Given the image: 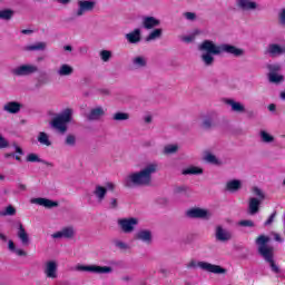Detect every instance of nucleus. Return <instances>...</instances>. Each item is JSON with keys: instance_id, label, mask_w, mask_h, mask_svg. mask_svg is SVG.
Returning a JSON list of instances; mask_svg holds the SVG:
<instances>
[{"instance_id": "f257e3e1", "label": "nucleus", "mask_w": 285, "mask_h": 285, "mask_svg": "<svg viewBox=\"0 0 285 285\" xmlns=\"http://www.w3.org/2000/svg\"><path fill=\"white\" fill-rule=\"evenodd\" d=\"M198 49L204 52L200 56V61L206 68H210L215 65V56L232 55V57H244L246 51L229 43L217 45L213 40L203 41Z\"/></svg>"}, {"instance_id": "f03ea898", "label": "nucleus", "mask_w": 285, "mask_h": 285, "mask_svg": "<svg viewBox=\"0 0 285 285\" xmlns=\"http://www.w3.org/2000/svg\"><path fill=\"white\" fill-rule=\"evenodd\" d=\"M159 170V164L148 163L138 171L129 173L122 180L125 188H145L153 184V176Z\"/></svg>"}, {"instance_id": "7ed1b4c3", "label": "nucleus", "mask_w": 285, "mask_h": 285, "mask_svg": "<svg viewBox=\"0 0 285 285\" xmlns=\"http://www.w3.org/2000/svg\"><path fill=\"white\" fill-rule=\"evenodd\" d=\"M72 115L73 111L70 108L56 115L50 122L51 128L60 132V135H66L68 132V124H72Z\"/></svg>"}, {"instance_id": "20e7f679", "label": "nucleus", "mask_w": 285, "mask_h": 285, "mask_svg": "<svg viewBox=\"0 0 285 285\" xmlns=\"http://www.w3.org/2000/svg\"><path fill=\"white\" fill-rule=\"evenodd\" d=\"M252 195L254 196L249 197L248 200V214L257 215V213H259V206H262V203L266 199V194H264V190L259 189V187H253Z\"/></svg>"}, {"instance_id": "39448f33", "label": "nucleus", "mask_w": 285, "mask_h": 285, "mask_svg": "<svg viewBox=\"0 0 285 285\" xmlns=\"http://www.w3.org/2000/svg\"><path fill=\"white\" fill-rule=\"evenodd\" d=\"M115 188H117V185H115V183H111V181L106 183L105 186L96 185L92 190V195L97 204H104L108 195V191L115 193Z\"/></svg>"}, {"instance_id": "423d86ee", "label": "nucleus", "mask_w": 285, "mask_h": 285, "mask_svg": "<svg viewBox=\"0 0 285 285\" xmlns=\"http://www.w3.org/2000/svg\"><path fill=\"white\" fill-rule=\"evenodd\" d=\"M97 8L96 0H78L77 9L72 11L73 19H79L87 14V12H92Z\"/></svg>"}, {"instance_id": "0eeeda50", "label": "nucleus", "mask_w": 285, "mask_h": 285, "mask_svg": "<svg viewBox=\"0 0 285 285\" xmlns=\"http://www.w3.org/2000/svg\"><path fill=\"white\" fill-rule=\"evenodd\" d=\"M16 77H30L39 72V67L35 63H23L11 70Z\"/></svg>"}, {"instance_id": "6e6552de", "label": "nucleus", "mask_w": 285, "mask_h": 285, "mask_svg": "<svg viewBox=\"0 0 285 285\" xmlns=\"http://www.w3.org/2000/svg\"><path fill=\"white\" fill-rule=\"evenodd\" d=\"M117 224L126 235H129L130 233H135V228L139 226V218L129 217V218H119L117 220Z\"/></svg>"}, {"instance_id": "1a4fd4ad", "label": "nucleus", "mask_w": 285, "mask_h": 285, "mask_svg": "<svg viewBox=\"0 0 285 285\" xmlns=\"http://www.w3.org/2000/svg\"><path fill=\"white\" fill-rule=\"evenodd\" d=\"M77 271L85 273H97L98 275H106L112 273V267L99 266V265H78Z\"/></svg>"}, {"instance_id": "9d476101", "label": "nucleus", "mask_w": 285, "mask_h": 285, "mask_svg": "<svg viewBox=\"0 0 285 285\" xmlns=\"http://www.w3.org/2000/svg\"><path fill=\"white\" fill-rule=\"evenodd\" d=\"M219 118V114L216 110L207 111L202 116V128L205 130H210L213 126L217 122V119Z\"/></svg>"}, {"instance_id": "9b49d317", "label": "nucleus", "mask_w": 285, "mask_h": 285, "mask_svg": "<svg viewBox=\"0 0 285 285\" xmlns=\"http://www.w3.org/2000/svg\"><path fill=\"white\" fill-rule=\"evenodd\" d=\"M258 253L261 257H263V259L267 264H269L272 273L279 275L282 271L279 269V266H277V264L275 263V253L273 250H259Z\"/></svg>"}, {"instance_id": "f8f14e48", "label": "nucleus", "mask_w": 285, "mask_h": 285, "mask_svg": "<svg viewBox=\"0 0 285 285\" xmlns=\"http://www.w3.org/2000/svg\"><path fill=\"white\" fill-rule=\"evenodd\" d=\"M197 266L198 268H202V271H206L207 273H214V275H226V273H228L226 268L206 262H198Z\"/></svg>"}, {"instance_id": "ddd939ff", "label": "nucleus", "mask_w": 285, "mask_h": 285, "mask_svg": "<svg viewBox=\"0 0 285 285\" xmlns=\"http://www.w3.org/2000/svg\"><path fill=\"white\" fill-rule=\"evenodd\" d=\"M134 239L136 242H142V244L150 245L154 239L153 230L149 228L139 229L134 234Z\"/></svg>"}, {"instance_id": "4468645a", "label": "nucleus", "mask_w": 285, "mask_h": 285, "mask_svg": "<svg viewBox=\"0 0 285 285\" xmlns=\"http://www.w3.org/2000/svg\"><path fill=\"white\" fill-rule=\"evenodd\" d=\"M187 217H190L191 219H210L213 214L208 209L195 207L187 210Z\"/></svg>"}, {"instance_id": "2eb2a0df", "label": "nucleus", "mask_w": 285, "mask_h": 285, "mask_svg": "<svg viewBox=\"0 0 285 285\" xmlns=\"http://www.w3.org/2000/svg\"><path fill=\"white\" fill-rule=\"evenodd\" d=\"M236 6L243 12H255V10H259L257 0H236Z\"/></svg>"}, {"instance_id": "dca6fc26", "label": "nucleus", "mask_w": 285, "mask_h": 285, "mask_svg": "<svg viewBox=\"0 0 285 285\" xmlns=\"http://www.w3.org/2000/svg\"><path fill=\"white\" fill-rule=\"evenodd\" d=\"M75 227L73 226H66L62 227L60 230L51 234L52 239H72L75 237Z\"/></svg>"}, {"instance_id": "f3484780", "label": "nucleus", "mask_w": 285, "mask_h": 285, "mask_svg": "<svg viewBox=\"0 0 285 285\" xmlns=\"http://www.w3.org/2000/svg\"><path fill=\"white\" fill-rule=\"evenodd\" d=\"M142 28L145 30H155L156 28H159L161 26V20L153 17V16H145L142 17Z\"/></svg>"}, {"instance_id": "a211bd4d", "label": "nucleus", "mask_w": 285, "mask_h": 285, "mask_svg": "<svg viewBox=\"0 0 285 285\" xmlns=\"http://www.w3.org/2000/svg\"><path fill=\"white\" fill-rule=\"evenodd\" d=\"M266 55H269L273 58L282 57V55H285V46L278 43H271L267 46Z\"/></svg>"}, {"instance_id": "6ab92c4d", "label": "nucleus", "mask_w": 285, "mask_h": 285, "mask_svg": "<svg viewBox=\"0 0 285 285\" xmlns=\"http://www.w3.org/2000/svg\"><path fill=\"white\" fill-rule=\"evenodd\" d=\"M30 204H36L37 206H43L45 208H57L59 206L58 202L50 200L48 198H31Z\"/></svg>"}, {"instance_id": "aec40b11", "label": "nucleus", "mask_w": 285, "mask_h": 285, "mask_svg": "<svg viewBox=\"0 0 285 285\" xmlns=\"http://www.w3.org/2000/svg\"><path fill=\"white\" fill-rule=\"evenodd\" d=\"M225 104L230 106L232 112H238L239 115H244V112H246V106L235 99H225Z\"/></svg>"}, {"instance_id": "412c9836", "label": "nucleus", "mask_w": 285, "mask_h": 285, "mask_svg": "<svg viewBox=\"0 0 285 285\" xmlns=\"http://www.w3.org/2000/svg\"><path fill=\"white\" fill-rule=\"evenodd\" d=\"M45 275L49 279H57V262L49 261L46 263Z\"/></svg>"}, {"instance_id": "4be33fe9", "label": "nucleus", "mask_w": 285, "mask_h": 285, "mask_svg": "<svg viewBox=\"0 0 285 285\" xmlns=\"http://www.w3.org/2000/svg\"><path fill=\"white\" fill-rule=\"evenodd\" d=\"M125 39L128 41V43H132V45L141 42V29L140 28L134 29L129 33L125 35Z\"/></svg>"}, {"instance_id": "5701e85b", "label": "nucleus", "mask_w": 285, "mask_h": 285, "mask_svg": "<svg viewBox=\"0 0 285 285\" xmlns=\"http://www.w3.org/2000/svg\"><path fill=\"white\" fill-rule=\"evenodd\" d=\"M48 48L46 42H36L33 45H26L22 47L23 52H41Z\"/></svg>"}, {"instance_id": "b1692460", "label": "nucleus", "mask_w": 285, "mask_h": 285, "mask_svg": "<svg viewBox=\"0 0 285 285\" xmlns=\"http://www.w3.org/2000/svg\"><path fill=\"white\" fill-rule=\"evenodd\" d=\"M215 235L218 242H228L233 238V234L228 229H224L222 226L216 227Z\"/></svg>"}, {"instance_id": "393cba45", "label": "nucleus", "mask_w": 285, "mask_h": 285, "mask_svg": "<svg viewBox=\"0 0 285 285\" xmlns=\"http://www.w3.org/2000/svg\"><path fill=\"white\" fill-rule=\"evenodd\" d=\"M104 115H106V109H104L102 107H96L90 110L87 118L89 119V121H99V119H101Z\"/></svg>"}, {"instance_id": "a878e982", "label": "nucleus", "mask_w": 285, "mask_h": 285, "mask_svg": "<svg viewBox=\"0 0 285 285\" xmlns=\"http://www.w3.org/2000/svg\"><path fill=\"white\" fill-rule=\"evenodd\" d=\"M226 193H238L242 190V180L239 179H230L225 184Z\"/></svg>"}, {"instance_id": "bb28decb", "label": "nucleus", "mask_w": 285, "mask_h": 285, "mask_svg": "<svg viewBox=\"0 0 285 285\" xmlns=\"http://www.w3.org/2000/svg\"><path fill=\"white\" fill-rule=\"evenodd\" d=\"M12 146H13L14 153L4 154L6 159H10V157H12L13 159H16V161H21V157L26 155V153L23 151V148L17 145V142H14Z\"/></svg>"}, {"instance_id": "cd10ccee", "label": "nucleus", "mask_w": 285, "mask_h": 285, "mask_svg": "<svg viewBox=\"0 0 285 285\" xmlns=\"http://www.w3.org/2000/svg\"><path fill=\"white\" fill-rule=\"evenodd\" d=\"M131 66L136 70H141V68H146V66H148V58L145 56H136L131 59Z\"/></svg>"}, {"instance_id": "c85d7f7f", "label": "nucleus", "mask_w": 285, "mask_h": 285, "mask_svg": "<svg viewBox=\"0 0 285 285\" xmlns=\"http://www.w3.org/2000/svg\"><path fill=\"white\" fill-rule=\"evenodd\" d=\"M4 112H9V115H17L21 110V104L17 101H10L4 104L3 106Z\"/></svg>"}, {"instance_id": "c756f323", "label": "nucleus", "mask_w": 285, "mask_h": 285, "mask_svg": "<svg viewBox=\"0 0 285 285\" xmlns=\"http://www.w3.org/2000/svg\"><path fill=\"white\" fill-rule=\"evenodd\" d=\"M18 237L22 244V246H28L30 244V236H28V232L23 228V224L19 223L18 227Z\"/></svg>"}, {"instance_id": "7c9ffc66", "label": "nucleus", "mask_w": 285, "mask_h": 285, "mask_svg": "<svg viewBox=\"0 0 285 285\" xmlns=\"http://www.w3.org/2000/svg\"><path fill=\"white\" fill-rule=\"evenodd\" d=\"M163 35H164V29L156 28L148 33V36L145 38V41H147L148 43H150V41H157L161 39Z\"/></svg>"}, {"instance_id": "2f4dec72", "label": "nucleus", "mask_w": 285, "mask_h": 285, "mask_svg": "<svg viewBox=\"0 0 285 285\" xmlns=\"http://www.w3.org/2000/svg\"><path fill=\"white\" fill-rule=\"evenodd\" d=\"M204 161H206L207 164H212L213 166H223V161L222 159H219L217 156H215V154L207 151L204 155Z\"/></svg>"}, {"instance_id": "473e14b6", "label": "nucleus", "mask_w": 285, "mask_h": 285, "mask_svg": "<svg viewBox=\"0 0 285 285\" xmlns=\"http://www.w3.org/2000/svg\"><path fill=\"white\" fill-rule=\"evenodd\" d=\"M72 72H75V68H72V66H70L68 63L61 65L57 70V75L59 77H70V75H72Z\"/></svg>"}, {"instance_id": "72a5a7b5", "label": "nucleus", "mask_w": 285, "mask_h": 285, "mask_svg": "<svg viewBox=\"0 0 285 285\" xmlns=\"http://www.w3.org/2000/svg\"><path fill=\"white\" fill-rule=\"evenodd\" d=\"M259 139L262 144H273L275 141V136L271 135V132L262 129L259 131Z\"/></svg>"}, {"instance_id": "f704fd0d", "label": "nucleus", "mask_w": 285, "mask_h": 285, "mask_svg": "<svg viewBox=\"0 0 285 285\" xmlns=\"http://www.w3.org/2000/svg\"><path fill=\"white\" fill-rule=\"evenodd\" d=\"M38 141L41 146L50 147L52 146V141L50 140V136L46 131H40L37 137Z\"/></svg>"}, {"instance_id": "c9c22d12", "label": "nucleus", "mask_w": 285, "mask_h": 285, "mask_svg": "<svg viewBox=\"0 0 285 285\" xmlns=\"http://www.w3.org/2000/svg\"><path fill=\"white\" fill-rule=\"evenodd\" d=\"M181 175H204V169L197 166H190L183 169Z\"/></svg>"}, {"instance_id": "e433bc0d", "label": "nucleus", "mask_w": 285, "mask_h": 285, "mask_svg": "<svg viewBox=\"0 0 285 285\" xmlns=\"http://www.w3.org/2000/svg\"><path fill=\"white\" fill-rule=\"evenodd\" d=\"M1 217H14L17 215V208L12 205H8L4 210L0 212Z\"/></svg>"}, {"instance_id": "4c0bfd02", "label": "nucleus", "mask_w": 285, "mask_h": 285, "mask_svg": "<svg viewBox=\"0 0 285 285\" xmlns=\"http://www.w3.org/2000/svg\"><path fill=\"white\" fill-rule=\"evenodd\" d=\"M271 242V238L266 235H261L256 238V244L259 246V250H264V246Z\"/></svg>"}, {"instance_id": "58836bf2", "label": "nucleus", "mask_w": 285, "mask_h": 285, "mask_svg": "<svg viewBox=\"0 0 285 285\" xmlns=\"http://www.w3.org/2000/svg\"><path fill=\"white\" fill-rule=\"evenodd\" d=\"M267 77L269 83H282L284 81V76L279 73H268Z\"/></svg>"}, {"instance_id": "ea45409f", "label": "nucleus", "mask_w": 285, "mask_h": 285, "mask_svg": "<svg viewBox=\"0 0 285 285\" xmlns=\"http://www.w3.org/2000/svg\"><path fill=\"white\" fill-rule=\"evenodd\" d=\"M14 17V11L10 9L0 10V19L3 21H10Z\"/></svg>"}, {"instance_id": "a19ab883", "label": "nucleus", "mask_w": 285, "mask_h": 285, "mask_svg": "<svg viewBox=\"0 0 285 285\" xmlns=\"http://www.w3.org/2000/svg\"><path fill=\"white\" fill-rule=\"evenodd\" d=\"M65 144L70 148H75V146H77V136L72 134L67 135L65 138Z\"/></svg>"}, {"instance_id": "79ce46f5", "label": "nucleus", "mask_w": 285, "mask_h": 285, "mask_svg": "<svg viewBox=\"0 0 285 285\" xmlns=\"http://www.w3.org/2000/svg\"><path fill=\"white\" fill-rule=\"evenodd\" d=\"M99 57L101 61H104L105 63H108V61L112 59V51L104 49L99 52Z\"/></svg>"}, {"instance_id": "37998d69", "label": "nucleus", "mask_w": 285, "mask_h": 285, "mask_svg": "<svg viewBox=\"0 0 285 285\" xmlns=\"http://www.w3.org/2000/svg\"><path fill=\"white\" fill-rule=\"evenodd\" d=\"M114 121H128L130 119V115L127 112H116L112 116Z\"/></svg>"}, {"instance_id": "c03bdc74", "label": "nucleus", "mask_w": 285, "mask_h": 285, "mask_svg": "<svg viewBox=\"0 0 285 285\" xmlns=\"http://www.w3.org/2000/svg\"><path fill=\"white\" fill-rule=\"evenodd\" d=\"M112 244L115 248H118L119 250H128V244L121 239H114Z\"/></svg>"}, {"instance_id": "a18cd8bd", "label": "nucleus", "mask_w": 285, "mask_h": 285, "mask_svg": "<svg viewBox=\"0 0 285 285\" xmlns=\"http://www.w3.org/2000/svg\"><path fill=\"white\" fill-rule=\"evenodd\" d=\"M107 208H109V210H117L119 208V199L115 197L109 198Z\"/></svg>"}, {"instance_id": "49530a36", "label": "nucleus", "mask_w": 285, "mask_h": 285, "mask_svg": "<svg viewBox=\"0 0 285 285\" xmlns=\"http://www.w3.org/2000/svg\"><path fill=\"white\" fill-rule=\"evenodd\" d=\"M179 150V147L177 145H167L164 148V155H175Z\"/></svg>"}, {"instance_id": "de8ad7c7", "label": "nucleus", "mask_w": 285, "mask_h": 285, "mask_svg": "<svg viewBox=\"0 0 285 285\" xmlns=\"http://www.w3.org/2000/svg\"><path fill=\"white\" fill-rule=\"evenodd\" d=\"M196 35H199V30H195L191 35L183 36L181 41L185 43H193V41H195Z\"/></svg>"}, {"instance_id": "09e8293b", "label": "nucleus", "mask_w": 285, "mask_h": 285, "mask_svg": "<svg viewBox=\"0 0 285 285\" xmlns=\"http://www.w3.org/2000/svg\"><path fill=\"white\" fill-rule=\"evenodd\" d=\"M267 70H269L268 75L278 73L282 70V65L279 63H272L267 66Z\"/></svg>"}, {"instance_id": "8fccbe9b", "label": "nucleus", "mask_w": 285, "mask_h": 285, "mask_svg": "<svg viewBox=\"0 0 285 285\" xmlns=\"http://www.w3.org/2000/svg\"><path fill=\"white\" fill-rule=\"evenodd\" d=\"M27 161L31 164H35V163L41 164V158H39V155L37 154H29L27 156Z\"/></svg>"}, {"instance_id": "3c124183", "label": "nucleus", "mask_w": 285, "mask_h": 285, "mask_svg": "<svg viewBox=\"0 0 285 285\" xmlns=\"http://www.w3.org/2000/svg\"><path fill=\"white\" fill-rule=\"evenodd\" d=\"M8 146H10V142L8 139H6V137H3V135L0 134V150L8 148Z\"/></svg>"}, {"instance_id": "603ef678", "label": "nucleus", "mask_w": 285, "mask_h": 285, "mask_svg": "<svg viewBox=\"0 0 285 285\" xmlns=\"http://www.w3.org/2000/svg\"><path fill=\"white\" fill-rule=\"evenodd\" d=\"M183 17L187 19V21H195L197 19V14L195 12H185Z\"/></svg>"}, {"instance_id": "864d4df0", "label": "nucleus", "mask_w": 285, "mask_h": 285, "mask_svg": "<svg viewBox=\"0 0 285 285\" xmlns=\"http://www.w3.org/2000/svg\"><path fill=\"white\" fill-rule=\"evenodd\" d=\"M238 226H244L247 228H253V226H255V223H253V220H240L238 223Z\"/></svg>"}, {"instance_id": "5fc2aeb1", "label": "nucleus", "mask_w": 285, "mask_h": 285, "mask_svg": "<svg viewBox=\"0 0 285 285\" xmlns=\"http://www.w3.org/2000/svg\"><path fill=\"white\" fill-rule=\"evenodd\" d=\"M278 22L281 26H285V8L278 13Z\"/></svg>"}, {"instance_id": "6e6d98bb", "label": "nucleus", "mask_w": 285, "mask_h": 285, "mask_svg": "<svg viewBox=\"0 0 285 285\" xmlns=\"http://www.w3.org/2000/svg\"><path fill=\"white\" fill-rule=\"evenodd\" d=\"M275 217H277V212H274L269 218L265 222V226H271V224H273V222H275Z\"/></svg>"}, {"instance_id": "4d7b16f0", "label": "nucleus", "mask_w": 285, "mask_h": 285, "mask_svg": "<svg viewBox=\"0 0 285 285\" xmlns=\"http://www.w3.org/2000/svg\"><path fill=\"white\" fill-rule=\"evenodd\" d=\"M13 253L17 255V257H27L28 256V252H26V250H14Z\"/></svg>"}, {"instance_id": "13d9d810", "label": "nucleus", "mask_w": 285, "mask_h": 285, "mask_svg": "<svg viewBox=\"0 0 285 285\" xmlns=\"http://www.w3.org/2000/svg\"><path fill=\"white\" fill-rule=\"evenodd\" d=\"M144 121H145V124H153V116H150V115L145 116Z\"/></svg>"}, {"instance_id": "bf43d9fd", "label": "nucleus", "mask_w": 285, "mask_h": 285, "mask_svg": "<svg viewBox=\"0 0 285 285\" xmlns=\"http://www.w3.org/2000/svg\"><path fill=\"white\" fill-rule=\"evenodd\" d=\"M273 237H274L275 242H279V243L284 242V239H282V236H279V234H277V233H274Z\"/></svg>"}, {"instance_id": "052dcab7", "label": "nucleus", "mask_w": 285, "mask_h": 285, "mask_svg": "<svg viewBox=\"0 0 285 285\" xmlns=\"http://www.w3.org/2000/svg\"><path fill=\"white\" fill-rule=\"evenodd\" d=\"M57 3H61L62 6H68L72 0H55Z\"/></svg>"}, {"instance_id": "680f3d73", "label": "nucleus", "mask_w": 285, "mask_h": 285, "mask_svg": "<svg viewBox=\"0 0 285 285\" xmlns=\"http://www.w3.org/2000/svg\"><path fill=\"white\" fill-rule=\"evenodd\" d=\"M268 110H269L271 112H275V110H276L275 104H271V105L268 106Z\"/></svg>"}, {"instance_id": "e2e57ef3", "label": "nucleus", "mask_w": 285, "mask_h": 285, "mask_svg": "<svg viewBox=\"0 0 285 285\" xmlns=\"http://www.w3.org/2000/svg\"><path fill=\"white\" fill-rule=\"evenodd\" d=\"M63 50H66L67 52H72V46L67 45L63 47Z\"/></svg>"}, {"instance_id": "0e129e2a", "label": "nucleus", "mask_w": 285, "mask_h": 285, "mask_svg": "<svg viewBox=\"0 0 285 285\" xmlns=\"http://www.w3.org/2000/svg\"><path fill=\"white\" fill-rule=\"evenodd\" d=\"M22 35H32V30L30 29H24L21 31Z\"/></svg>"}, {"instance_id": "69168bd1", "label": "nucleus", "mask_w": 285, "mask_h": 285, "mask_svg": "<svg viewBox=\"0 0 285 285\" xmlns=\"http://www.w3.org/2000/svg\"><path fill=\"white\" fill-rule=\"evenodd\" d=\"M9 250H14V242L9 240Z\"/></svg>"}, {"instance_id": "338daca9", "label": "nucleus", "mask_w": 285, "mask_h": 285, "mask_svg": "<svg viewBox=\"0 0 285 285\" xmlns=\"http://www.w3.org/2000/svg\"><path fill=\"white\" fill-rule=\"evenodd\" d=\"M279 98L282 99V101H285V91H281Z\"/></svg>"}, {"instance_id": "774afa93", "label": "nucleus", "mask_w": 285, "mask_h": 285, "mask_svg": "<svg viewBox=\"0 0 285 285\" xmlns=\"http://www.w3.org/2000/svg\"><path fill=\"white\" fill-rule=\"evenodd\" d=\"M18 188H19V190H26V185L19 184V185H18Z\"/></svg>"}]
</instances>
